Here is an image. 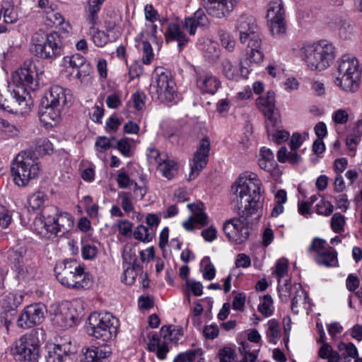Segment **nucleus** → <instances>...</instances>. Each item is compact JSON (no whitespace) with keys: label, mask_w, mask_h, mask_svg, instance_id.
Here are the masks:
<instances>
[{"label":"nucleus","mask_w":362,"mask_h":362,"mask_svg":"<svg viewBox=\"0 0 362 362\" xmlns=\"http://www.w3.org/2000/svg\"><path fill=\"white\" fill-rule=\"evenodd\" d=\"M261 186L262 182L255 173L246 172L232 187L241 217L228 220L223 224V230L229 241L239 245L249 238L250 229L246 219L252 215L260 216L263 202Z\"/></svg>","instance_id":"nucleus-1"},{"label":"nucleus","mask_w":362,"mask_h":362,"mask_svg":"<svg viewBox=\"0 0 362 362\" xmlns=\"http://www.w3.org/2000/svg\"><path fill=\"white\" fill-rule=\"evenodd\" d=\"M74 223L70 214L62 211L55 206H48L35 219L34 228L40 235L49 239L68 233Z\"/></svg>","instance_id":"nucleus-2"},{"label":"nucleus","mask_w":362,"mask_h":362,"mask_svg":"<svg viewBox=\"0 0 362 362\" xmlns=\"http://www.w3.org/2000/svg\"><path fill=\"white\" fill-rule=\"evenodd\" d=\"M235 30L238 34L240 42H247L245 49L247 60L252 63L262 62L264 53L262 50V38L254 17L240 16L236 21Z\"/></svg>","instance_id":"nucleus-3"},{"label":"nucleus","mask_w":362,"mask_h":362,"mask_svg":"<svg viewBox=\"0 0 362 362\" xmlns=\"http://www.w3.org/2000/svg\"><path fill=\"white\" fill-rule=\"evenodd\" d=\"M299 56L305 65L313 71H323L328 68L335 58L334 45L327 41L304 43Z\"/></svg>","instance_id":"nucleus-4"},{"label":"nucleus","mask_w":362,"mask_h":362,"mask_svg":"<svg viewBox=\"0 0 362 362\" xmlns=\"http://www.w3.org/2000/svg\"><path fill=\"white\" fill-rule=\"evenodd\" d=\"M54 272L58 281L68 288L81 291L93 285L92 276L76 260H65L57 264Z\"/></svg>","instance_id":"nucleus-5"},{"label":"nucleus","mask_w":362,"mask_h":362,"mask_svg":"<svg viewBox=\"0 0 362 362\" xmlns=\"http://www.w3.org/2000/svg\"><path fill=\"white\" fill-rule=\"evenodd\" d=\"M41 166L37 157L31 150L21 151L14 158L11 173L15 184L19 187L27 186L40 175Z\"/></svg>","instance_id":"nucleus-6"},{"label":"nucleus","mask_w":362,"mask_h":362,"mask_svg":"<svg viewBox=\"0 0 362 362\" xmlns=\"http://www.w3.org/2000/svg\"><path fill=\"white\" fill-rule=\"evenodd\" d=\"M361 81V70L358 60L354 56L343 55L339 61L335 85L346 93H355L358 90Z\"/></svg>","instance_id":"nucleus-7"},{"label":"nucleus","mask_w":362,"mask_h":362,"mask_svg":"<svg viewBox=\"0 0 362 362\" xmlns=\"http://www.w3.org/2000/svg\"><path fill=\"white\" fill-rule=\"evenodd\" d=\"M30 51L40 59L54 60L62 52L59 34L56 32L46 33L42 30L35 33L31 37Z\"/></svg>","instance_id":"nucleus-8"},{"label":"nucleus","mask_w":362,"mask_h":362,"mask_svg":"<svg viewBox=\"0 0 362 362\" xmlns=\"http://www.w3.org/2000/svg\"><path fill=\"white\" fill-rule=\"evenodd\" d=\"M119 321L109 313H93L88 317L89 335L103 341L113 340L117 334Z\"/></svg>","instance_id":"nucleus-9"},{"label":"nucleus","mask_w":362,"mask_h":362,"mask_svg":"<svg viewBox=\"0 0 362 362\" xmlns=\"http://www.w3.org/2000/svg\"><path fill=\"white\" fill-rule=\"evenodd\" d=\"M40 350L38 331L34 330L16 340L11 347V354L20 361L38 362Z\"/></svg>","instance_id":"nucleus-10"},{"label":"nucleus","mask_w":362,"mask_h":362,"mask_svg":"<svg viewBox=\"0 0 362 362\" xmlns=\"http://www.w3.org/2000/svg\"><path fill=\"white\" fill-rule=\"evenodd\" d=\"M278 289L281 301L287 303L291 300V310L293 313L298 314L300 312H308L310 310L308 295L300 284L291 285L288 280L284 284H281L279 280Z\"/></svg>","instance_id":"nucleus-11"},{"label":"nucleus","mask_w":362,"mask_h":362,"mask_svg":"<svg viewBox=\"0 0 362 362\" xmlns=\"http://www.w3.org/2000/svg\"><path fill=\"white\" fill-rule=\"evenodd\" d=\"M151 89L162 103L173 102L177 96L176 84L170 71L162 67L155 69Z\"/></svg>","instance_id":"nucleus-12"},{"label":"nucleus","mask_w":362,"mask_h":362,"mask_svg":"<svg viewBox=\"0 0 362 362\" xmlns=\"http://www.w3.org/2000/svg\"><path fill=\"white\" fill-rule=\"evenodd\" d=\"M267 18L273 35H281L286 32L285 10L282 0H271L268 4Z\"/></svg>","instance_id":"nucleus-13"},{"label":"nucleus","mask_w":362,"mask_h":362,"mask_svg":"<svg viewBox=\"0 0 362 362\" xmlns=\"http://www.w3.org/2000/svg\"><path fill=\"white\" fill-rule=\"evenodd\" d=\"M259 64L247 60L245 52V58L240 62L239 65L230 59H224L221 62L222 74L228 80L238 81L247 78L252 70V66Z\"/></svg>","instance_id":"nucleus-14"},{"label":"nucleus","mask_w":362,"mask_h":362,"mask_svg":"<svg viewBox=\"0 0 362 362\" xmlns=\"http://www.w3.org/2000/svg\"><path fill=\"white\" fill-rule=\"evenodd\" d=\"M50 312L53 323L62 329L73 327L78 318L76 309L68 303L52 305Z\"/></svg>","instance_id":"nucleus-15"},{"label":"nucleus","mask_w":362,"mask_h":362,"mask_svg":"<svg viewBox=\"0 0 362 362\" xmlns=\"http://www.w3.org/2000/svg\"><path fill=\"white\" fill-rule=\"evenodd\" d=\"M210 150L211 141L208 136H205L200 140L197 150L194 153L190 168L191 170L188 177L189 180H194L206 166Z\"/></svg>","instance_id":"nucleus-16"},{"label":"nucleus","mask_w":362,"mask_h":362,"mask_svg":"<svg viewBox=\"0 0 362 362\" xmlns=\"http://www.w3.org/2000/svg\"><path fill=\"white\" fill-rule=\"evenodd\" d=\"M45 312L46 306L42 303L27 305L17 320L18 327L28 329L41 324L45 319Z\"/></svg>","instance_id":"nucleus-17"},{"label":"nucleus","mask_w":362,"mask_h":362,"mask_svg":"<svg viewBox=\"0 0 362 362\" xmlns=\"http://www.w3.org/2000/svg\"><path fill=\"white\" fill-rule=\"evenodd\" d=\"M35 66L32 61L28 60L13 73L12 81L18 88L23 90L27 88L35 90L37 87V84L35 83Z\"/></svg>","instance_id":"nucleus-18"},{"label":"nucleus","mask_w":362,"mask_h":362,"mask_svg":"<svg viewBox=\"0 0 362 362\" xmlns=\"http://www.w3.org/2000/svg\"><path fill=\"white\" fill-rule=\"evenodd\" d=\"M61 66L62 71L68 75H72L75 71H77L76 77L79 80L89 75L90 69L89 64H86V58L78 53L64 57Z\"/></svg>","instance_id":"nucleus-19"},{"label":"nucleus","mask_w":362,"mask_h":362,"mask_svg":"<svg viewBox=\"0 0 362 362\" xmlns=\"http://www.w3.org/2000/svg\"><path fill=\"white\" fill-rule=\"evenodd\" d=\"M46 362H76V355L70 344H50L46 346Z\"/></svg>","instance_id":"nucleus-20"},{"label":"nucleus","mask_w":362,"mask_h":362,"mask_svg":"<svg viewBox=\"0 0 362 362\" xmlns=\"http://www.w3.org/2000/svg\"><path fill=\"white\" fill-rule=\"evenodd\" d=\"M202 5L208 15L223 18L230 15L235 6L234 0H202Z\"/></svg>","instance_id":"nucleus-21"},{"label":"nucleus","mask_w":362,"mask_h":362,"mask_svg":"<svg viewBox=\"0 0 362 362\" xmlns=\"http://www.w3.org/2000/svg\"><path fill=\"white\" fill-rule=\"evenodd\" d=\"M132 250L131 245H125L123 251V258L125 262H129V264L133 263L132 266H129L124 272L122 281L127 285H132L134 284L136 278L140 275L142 279L146 277V274H144L141 267L135 264L136 255L133 256L130 254Z\"/></svg>","instance_id":"nucleus-22"},{"label":"nucleus","mask_w":362,"mask_h":362,"mask_svg":"<svg viewBox=\"0 0 362 362\" xmlns=\"http://www.w3.org/2000/svg\"><path fill=\"white\" fill-rule=\"evenodd\" d=\"M196 86L202 93L214 95L221 87V81L213 74L202 71L197 74Z\"/></svg>","instance_id":"nucleus-23"},{"label":"nucleus","mask_w":362,"mask_h":362,"mask_svg":"<svg viewBox=\"0 0 362 362\" xmlns=\"http://www.w3.org/2000/svg\"><path fill=\"white\" fill-rule=\"evenodd\" d=\"M281 124L280 117H272L265 122L269 139L276 144L284 142L289 138V133L282 128Z\"/></svg>","instance_id":"nucleus-24"},{"label":"nucleus","mask_w":362,"mask_h":362,"mask_svg":"<svg viewBox=\"0 0 362 362\" xmlns=\"http://www.w3.org/2000/svg\"><path fill=\"white\" fill-rule=\"evenodd\" d=\"M72 97L69 90L59 86H53L45 95L46 103L49 105L64 108L71 101Z\"/></svg>","instance_id":"nucleus-25"},{"label":"nucleus","mask_w":362,"mask_h":362,"mask_svg":"<svg viewBox=\"0 0 362 362\" xmlns=\"http://www.w3.org/2000/svg\"><path fill=\"white\" fill-rule=\"evenodd\" d=\"M204 8H199L192 17L186 18L184 21V27L189 35H194L197 28L208 27L210 24L209 19Z\"/></svg>","instance_id":"nucleus-26"},{"label":"nucleus","mask_w":362,"mask_h":362,"mask_svg":"<svg viewBox=\"0 0 362 362\" xmlns=\"http://www.w3.org/2000/svg\"><path fill=\"white\" fill-rule=\"evenodd\" d=\"M112 349L107 344L87 349L84 353L86 362H110Z\"/></svg>","instance_id":"nucleus-27"},{"label":"nucleus","mask_w":362,"mask_h":362,"mask_svg":"<svg viewBox=\"0 0 362 362\" xmlns=\"http://www.w3.org/2000/svg\"><path fill=\"white\" fill-rule=\"evenodd\" d=\"M63 108L57 107L53 105H49L48 103L42 102L39 115L40 121L45 125H52V122L57 123L60 119L62 110Z\"/></svg>","instance_id":"nucleus-28"},{"label":"nucleus","mask_w":362,"mask_h":362,"mask_svg":"<svg viewBox=\"0 0 362 362\" xmlns=\"http://www.w3.org/2000/svg\"><path fill=\"white\" fill-rule=\"evenodd\" d=\"M257 105L267 117V120H269L272 117H280L279 114L274 112L275 93L273 91H269L265 95L259 97L257 100Z\"/></svg>","instance_id":"nucleus-29"},{"label":"nucleus","mask_w":362,"mask_h":362,"mask_svg":"<svg viewBox=\"0 0 362 362\" xmlns=\"http://www.w3.org/2000/svg\"><path fill=\"white\" fill-rule=\"evenodd\" d=\"M167 42L176 41L180 49L188 42V38L182 31L180 26L175 23H170L165 34Z\"/></svg>","instance_id":"nucleus-30"},{"label":"nucleus","mask_w":362,"mask_h":362,"mask_svg":"<svg viewBox=\"0 0 362 362\" xmlns=\"http://www.w3.org/2000/svg\"><path fill=\"white\" fill-rule=\"evenodd\" d=\"M136 47L141 54V60L144 64H150L154 59V53L151 44L144 40V33L141 32L135 38Z\"/></svg>","instance_id":"nucleus-31"},{"label":"nucleus","mask_w":362,"mask_h":362,"mask_svg":"<svg viewBox=\"0 0 362 362\" xmlns=\"http://www.w3.org/2000/svg\"><path fill=\"white\" fill-rule=\"evenodd\" d=\"M327 23L330 28L338 31L341 37L344 39H346L354 30L353 25L349 22L338 16H333L332 21Z\"/></svg>","instance_id":"nucleus-32"},{"label":"nucleus","mask_w":362,"mask_h":362,"mask_svg":"<svg viewBox=\"0 0 362 362\" xmlns=\"http://www.w3.org/2000/svg\"><path fill=\"white\" fill-rule=\"evenodd\" d=\"M330 248L332 247L327 244L325 240L315 238L308 250L310 253L314 252L316 254L315 257L316 262H325L324 259H322V253Z\"/></svg>","instance_id":"nucleus-33"},{"label":"nucleus","mask_w":362,"mask_h":362,"mask_svg":"<svg viewBox=\"0 0 362 362\" xmlns=\"http://www.w3.org/2000/svg\"><path fill=\"white\" fill-rule=\"evenodd\" d=\"M187 208L192 213V218H193L194 223H199L202 226L208 223V216L203 211L202 203L189 204H187Z\"/></svg>","instance_id":"nucleus-34"},{"label":"nucleus","mask_w":362,"mask_h":362,"mask_svg":"<svg viewBox=\"0 0 362 362\" xmlns=\"http://www.w3.org/2000/svg\"><path fill=\"white\" fill-rule=\"evenodd\" d=\"M157 168L161 175L168 180L174 177L177 170V163L174 160H169L168 156L157 166Z\"/></svg>","instance_id":"nucleus-35"},{"label":"nucleus","mask_w":362,"mask_h":362,"mask_svg":"<svg viewBox=\"0 0 362 362\" xmlns=\"http://www.w3.org/2000/svg\"><path fill=\"white\" fill-rule=\"evenodd\" d=\"M6 23H15L18 20V15L14 9V6L11 1H5L1 10Z\"/></svg>","instance_id":"nucleus-36"},{"label":"nucleus","mask_w":362,"mask_h":362,"mask_svg":"<svg viewBox=\"0 0 362 362\" xmlns=\"http://www.w3.org/2000/svg\"><path fill=\"white\" fill-rule=\"evenodd\" d=\"M154 235L153 228H149L143 225L138 226L133 233L134 238L142 243L151 242L154 238Z\"/></svg>","instance_id":"nucleus-37"},{"label":"nucleus","mask_w":362,"mask_h":362,"mask_svg":"<svg viewBox=\"0 0 362 362\" xmlns=\"http://www.w3.org/2000/svg\"><path fill=\"white\" fill-rule=\"evenodd\" d=\"M267 338L269 343L276 344L281 337V331L277 321L274 319L269 320L267 322Z\"/></svg>","instance_id":"nucleus-38"},{"label":"nucleus","mask_w":362,"mask_h":362,"mask_svg":"<svg viewBox=\"0 0 362 362\" xmlns=\"http://www.w3.org/2000/svg\"><path fill=\"white\" fill-rule=\"evenodd\" d=\"M243 359L241 362H256L257 360L259 350L251 351L247 342H243L238 349Z\"/></svg>","instance_id":"nucleus-39"},{"label":"nucleus","mask_w":362,"mask_h":362,"mask_svg":"<svg viewBox=\"0 0 362 362\" xmlns=\"http://www.w3.org/2000/svg\"><path fill=\"white\" fill-rule=\"evenodd\" d=\"M146 156L150 165L158 166L162 161L165 160L167 155L160 153L154 146L151 145L146 149Z\"/></svg>","instance_id":"nucleus-40"},{"label":"nucleus","mask_w":362,"mask_h":362,"mask_svg":"<svg viewBox=\"0 0 362 362\" xmlns=\"http://www.w3.org/2000/svg\"><path fill=\"white\" fill-rule=\"evenodd\" d=\"M47 196L43 192H36L28 199V204L33 210L39 209L45 202Z\"/></svg>","instance_id":"nucleus-41"},{"label":"nucleus","mask_w":362,"mask_h":362,"mask_svg":"<svg viewBox=\"0 0 362 362\" xmlns=\"http://www.w3.org/2000/svg\"><path fill=\"white\" fill-rule=\"evenodd\" d=\"M346 225V218L341 214L334 213L330 220V226L332 230L336 233L344 232Z\"/></svg>","instance_id":"nucleus-42"},{"label":"nucleus","mask_w":362,"mask_h":362,"mask_svg":"<svg viewBox=\"0 0 362 362\" xmlns=\"http://www.w3.org/2000/svg\"><path fill=\"white\" fill-rule=\"evenodd\" d=\"M202 355V351L199 349H190L186 352L179 354L173 362H194L196 358Z\"/></svg>","instance_id":"nucleus-43"},{"label":"nucleus","mask_w":362,"mask_h":362,"mask_svg":"<svg viewBox=\"0 0 362 362\" xmlns=\"http://www.w3.org/2000/svg\"><path fill=\"white\" fill-rule=\"evenodd\" d=\"M22 302V296L17 294L9 293L4 299V307L6 310L16 311L17 307Z\"/></svg>","instance_id":"nucleus-44"},{"label":"nucleus","mask_w":362,"mask_h":362,"mask_svg":"<svg viewBox=\"0 0 362 362\" xmlns=\"http://www.w3.org/2000/svg\"><path fill=\"white\" fill-rule=\"evenodd\" d=\"M315 211L320 216H330L334 211L333 204L325 200V199H321L314 206Z\"/></svg>","instance_id":"nucleus-45"},{"label":"nucleus","mask_w":362,"mask_h":362,"mask_svg":"<svg viewBox=\"0 0 362 362\" xmlns=\"http://www.w3.org/2000/svg\"><path fill=\"white\" fill-rule=\"evenodd\" d=\"M258 310L266 317L272 315L274 311L273 300L269 295H265L258 305Z\"/></svg>","instance_id":"nucleus-46"},{"label":"nucleus","mask_w":362,"mask_h":362,"mask_svg":"<svg viewBox=\"0 0 362 362\" xmlns=\"http://www.w3.org/2000/svg\"><path fill=\"white\" fill-rule=\"evenodd\" d=\"M119 18L117 16L106 18L104 21L105 28L110 35L112 34V39L116 38L119 34Z\"/></svg>","instance_id":"nucleus-47"},{"label":"nucleus","mask_w":362,"mask_h":362,"mask_svg":"<svg viewBox=\"0 0 362 362\" xmlns=\"http://www.w3.org/2000/svg\"><path fill=\"white\" fill-rule=\"evenodd\" d=\"M219 39L222 46L228 52H233L235 47V40L228 32L221 30L218 33Z\"/></svg>","instance_id":"nucleus-48"},{"label":"nucleus","mask_w":362,"mask_h":362,"mask_svg":"<svg viewBox=\"0 0 362 362\" xmlns=\"http://www.w3.org/2000/svg\"><path fill=\"white\" fill-rule=\"evenodd\" d=\"M202 49L205 57L209 59H216L219 56L218 46L216 42L211 41L205 42Z\"/></svg>","instance_id":"nucleus-49"},{"label":"nucleus","mask_w":362,"mask_h":362,"mask_svg":"<svg viewBox=\"0 0 362 362\" xmlns=\"http://www.w3.org/2000/svg\"><path fill=\"white\" fill-rule=\"evenodd\" d=\"M163 337L166 341H170L177 343L181 337V332L178 329L172 328L171 327H164L161 329Z\"/></svg>","instance_id":"nucleus-50"},{"label":"nucleus","mask_w":362,"mask_h":362,"mask_svg":"<svg viewBox=\"0 0 362 362\" xmlns=\"http://www.w3.org/2000/svg\"><path fill=\"white\" fill-rule=\"evenodd\" d=\"M150 350H155L156 348V354L160 359H164L168 351V347L165 343L160 344L156 336L153 337L152 341L148 344Z\"/></svg>","instance_id":"nucleus-51"},{"label":"nucleus","mask_w":362,"mask_h":362,"mask_svg":"<svg viewBox=\"0 0 362 362\" xmlns=\"http://www.w3.org/2000/svg\"><path fill=\"white\" fill-rule=\"evenodd\" d=\"M337 347L345 357L356 358L358 356V350L353 343L340 342Z\"/></svg>","instance_id":"nucleus-52"},{"label":"nucleus","mask_w":362,"mask_h":362,"mask_svg":"<svg viewBox=\"0 0 362 362\" xmlns=\"http://www.w3.org/2000/svg\"><path fill=\"white\" fill-rule=\"evenodd\" d=\"M322 259L325 262H317L319 265L325 267H335L337 263V252L333 248H330L322 253Z\"/></svg>","instance_id":"nucleus-53"},{"label":"nucleus","mask_w":362,"mask_h":362,"mask_svg":"<svg viewBox=\"0 0 362 362\" xmlns=\"http://www.w3.org/2000/svg\"><path fill=\"white\" fill-rule=\"evenodd\" d=\"M0 129L10 137H16L20 130L15 125L11 124L7 120L0 118Z\"/></svg>","instance_id":"nucleus-54"},{"label":"nucleus","mask_w":362,"mask_h":362,"mask_svg":"<svg viewBox=\"0 0 362 362\" xmlns=\"http://www.w3.org/2000/svg\"><path fill=\"white\" fill-rule=\"evenodd\" d=\"M117 182L119 188L126 189L133 185L134 180L131 179L124 170H119L117 176Z\"/></svg>","instance_id":"nucleus-55"},{"label":"nucleus","mask_w":362,"mask_h":362,"mask_svg":"<svg viewBox=\"0 0 362 362\" xmlns=\"http://www.w3.org/2000/svg\"><path fill=\"white\" fill-rule=\"evenodd\" d=\"M218 358L220 362H235L236 354L230 347H224L219 350Z\"/></svg>","instance_id":"nucleus-56"},{"label":"nucleus","mask_w":362,"mask_h":362,"mask_svg":"<svg viewBox=\"0 0 362 362\" xmlns=\"http://www.w3.org/2000/svg\"><path fill=\"white\" fill-rule=\"evenodd\" d=\"M110 40V34H106L102 30H95L92 34V40L98 47H103Z\"/></svg>","instance_id":"nucleus-57"},{"label":"nucleus","mask_w":362,"mask_h":362,"mask_svg":"<svg viewBox=\"0 0 362 362\" xmlns=\"http://www.w3.org/2000/svg\"><path fill=\"white\" fill-rule=\"evenodd\" d=\"M16 311L6 310L1 315V324L4 327L6 333L9 334L10 327L15 320Z\"/></svg>","instance_id":"nucleus-58"},{"label":"nucleus","mask_w":362,"mask_h":362,"mask_svg":"<svg viewBox=\"0 0 362 362\" xmlns=\"http://www.w3.org/2000/svg\"><path fill=\"white\" fill-rule=\"evenodd\" d=\"M104 1L105 0H89L88 11L90 13V16L88 19L93 25L95 23V14L100 9V6L103 4Z\"/></svg>","instance_id":"nucleus-59"},{"label":"nucleus","mask_w":362,"mask_h":362,"mask_svg":"<svg viewBox=\"0 0 362 362\" xmlns=\"http://www.w3.org/2000/svg\"><path fill=\"white\" fill-rule=\"evenodd\" d=\"M45 18L46 21L48 22L47 24L51 25H57L59 23L63 22L64 17L61 14L60 12L58 11V7L54 10V11L48 12Z\"/></svg>","instance_id":"nucleus-60"},{"label":"nucleus","mask_w":362,"mask_h":362,"mask_svg":"<svg viewBox=\"0 0 362 362\" xmlns=\"http://www.w3.org/2000/svg\"><path fill=\"white\" fill-rule=\"evenodd\" d=\"M288 261L286 259H278L275 264L273 274L279 279L284 277L288 272Z\"/></svg>","instance_id":"nucleus-61"},{"label":"nucleus","mask_w":362,"mask_h":362,"mask_svg":"<svg viewBox=\"0 0 362 362\" xmlns=\"http://www.w3.org/2000/svg\"><path fill=\"white\" fill-rule=\"evenodd\" d=\"M25 252L26 250L24 247L16 246L8 251V258L14 263H18L22 259Z\"/></svg>","instance_id":"nucleus-62"},{"label":"nucleus","mask_w":362,"mask_h":362,"mask_svg":"<svg viewBox=\"0 0 362 362\" xmlns=\"http://www.w3.org/2000/svg\"><path fill=\"white\" fill-rule=\"evenodd\" d=\"M144 15L146 21L154 23L160 20V16L158 11L151 4H147L144 7Z\"/></svg>","instance_id":"nucleus-63"},{"label":"nucleus","mask_w":362,"mask_h":362,"mask_svg":"<svg viewBox=\"0 0 362 362\" xmlns=\"http://www.w3.org/2000/svg\"><path fill=\"white\" fill-rule=\"evenodd\" d=\"M332 118L335 123L343 124L347 122L349 114L346 110L339 109L332 113Z\"/></svg>","instance_id":"nucleus-64"}]
</instances>
